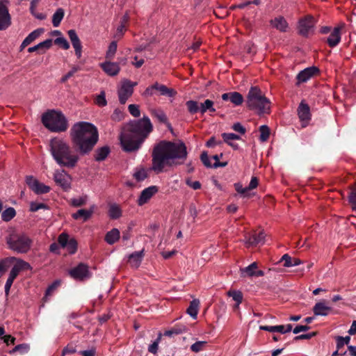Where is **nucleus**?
Returning a JSON list of instances; mask_svg holds the SVG:
<instances>
[{"instance_id": "obj_43", "label": "nucleus", "mask_w": 356, "mask_h": 356, "mask_svg": "<svg viewBox=\"0 0 356 356\" xmlns=\"http://www.w3.org/2000/svg\"><path fill=\"white\" fill-rule=\"evenodd\" d=\"M117 42L115 41L111 42L106 51V58L108 59L113 58L117 51Z\"/></svg>"}, {"instance_id": "obj_1", "label": "nucleus", "mask_w": 356, "mask_h": 356, "mask_svg": "<svg viewBox=\"0 0 356 356\" xmlns=\"http://www.w3.org/2000/svg\"><path fill=\"white\" fill-rule=\"evenodd\" d=\"M152 124L148 117L132 120L124 124L120 136L123 149L126 152L137 150L140 144L152 131Z\"/></svg>"}, {"instance_id": "obj_46", "label": "nucleus", "mask_w": 356, "mask_h": 356, "mask_svg": "<svg viewBox=\"0 0 356 356\" xmlns=\"http://www.w3.org/2000/svg\"><path fill=\"white\" fill-rule=\"evenodd\" d=\"M260 131V140L262 142L266 141L270 136V129L267 125H261L259 127Z\"/></svg>"}, {"instance_id": "obj_27", "label": "nucleus", "mask_w": 356, "mask_h": 356, "mask_svg": "<svg viewBox=\"0 0 356 356\" xmlns=\"http://www.w3.org/2000/svg\"><path fill=\"white\" fill-rule=\"evenodd\" d=\"M157 93H159V95L169 98L170 102H172L173 98L176 96L177 92L174 88L157 83Z\"/></svg>"}, {"instance_id": "obj_23", "label": "nucleus", "mask_w": 356, "mask_h": 356, "mask_svg": "<svg viewBox=\"0 0 356 356\" xmlns=\"http://www.w3.org/2000/svg\"><path fill=\"white\" fill-rule=\"evenodd\" d=\"M259 329L261 330L268 331L270 332H277L282 334H285L287 332H290L292 330V325L287 324L286 325H280L275 326H268V325H261L259 326Z\"/></svg>"}, {"instance_id": "obj_12", "label": "nucleus", "mask_w": 356, "mask_h": 356, "mask_svg": "<svg viewBox=\"0 0 356 356\" xmlns=\"http://www.w3.org/2000/svg\"><path fill=\"white\" fill-rule=\"evenodd\" d=\"M69 177V175L65 170H56L54 173V181L65 191H67L70 188Z\"/></svg>"}, {"instance_id": "obj_28", "label": "nucleus", "mask_w": 356, "mask_h": 356, "mask_svg": "<svg viewBox=\"0 0 356 356\" xmlns=\"http://www.w3.org/2000/svg\"><path fill=\"white\" fill-rule=\"evenodd\" d=\"M52 39H47L34 47H29L28 51L32 53L38 51L39 54H43L52 46Z\"/></svg>"}, {"instance_id": "obj_37", "label": "nucleus", "mask_w": 356, "mask_h": 356, "mask_svg": "<svg viewBox=\"0 0 356 356\" xmlns=\"http://www.w3.org/2000/svg\"><path fill=\"white\" fill-rule=\"evenodd\" d=\"M257 268V263L253 262L248 266L245 267V268L241 269V275L243 277H245V276L254 277V274Z\"/></svg>"}, {"instance_id": "obj_17", "label": "nucleus", "mask_w": 356, "mask_h": 356, "mask_svg": "<svg viewBox=\"0 0 356 356\" xmlns=\"http://www.w3.org/2000/svg\"><path fill=\"white\" fill-rule=\"evenodd\" d=\"M67 35L74 49L76 57L80 58L82 54V45L76 32L74 29H70L67 31Z\"/></svg>"}, {"instance_id": "obj_8", "label": "nucleus", "mask_w": 356, "mask_h": 356, "mask_svg": "<svg viewBox=\"0 0 356 356\" xmlns=\"http://www.w3.org/2000/svg\"><path fill=\"white\" fill-rule=\"evenodd\" d=\"M137 85V82H132L128 79H124L122 82L121 88L118 90V97L120 104H124L127 100L132 95L134 87Z\"/></svg>"}, {"instance_id": "obj_39", "label": "nucleus", "mask_w": 356, "mask_h": 356, "mask_svg": "<svg viewBox=\"0 0 356 356\" xmlns=\"http://www.w3.org/2000/svg\"><path fill=\"white\" fill-rule=\"evenodd\" d=\"M157 120L159 121V122L163 123L166 126L168 129L171 132L173 133V129L170 124V122L168 120V118L165 113L163 111L159 112L157 113Z\"/></svg>"}, {"instance_id": "obj_11", "label": "nucleus", "mask_w": 356, "mask_h": 356, "mask_svg": "<svg viewBox=\"0 0 356 356\" xmlns=\"http://www.w3.org/2000/svg\"><path fill=\"white\" fill-rule=\"evenodd\" d=\"M59 245L66 248L69 253L74 254L77 250V242L74 238H69V235L66 233H62L58 238Z\"/></svg>"}, {"instance_id": "obj_48", "label": "nucleus", "mask_w": 356, "mask_h": 356, "mask_svg": "<svg viewBox=\"0 0 356 356\" xmlns=\"http://www.w3.org/2000/svg\"><path fill=\"white\" fill-rule=\"evenodd\" d=\"M79 70H80V67L79 66H72V69L60 79V83H65L70 78L73 76L74 74Z\"/></svg>"}, {"instance_id": "obj_63", "label": "nucleus", "mask_w": 356, "mask_h": 356, "mask_svg": "<svg viewBox=\"0 0 356 356\" xmlns=\"http://www.w3.org/2000/svg\"><path fill=\"white\" fill-rule=\"evenodd\" d=\"M8 269V260L3 259L0 261V277L4 274Z\"/></svg>"}, {"instance_id": "obj_5", "label": "nucleus", "mask_w": 356, "mask_h": 356, "mask_svg": "<svg viewBox=\"0 0 356 356\" xmlns=\"http://www.w3.org/2000/svg\"><path fill=\"white\" fill-rule=\"evenodd\" d=\"M42 122L51 132H64L68 128V122L65 115L62 112L55 110H51L43 113Z\"/></svg>"}, {"instance_id": "obj_58", "label": "nucleus", "mask_w": 356, "mask_h": 356, "mask_svg": "<svg viewBox=\"0 0 356 356\" xmlns=\"http://www.w3.org/2000/svg\"><path fill=\"white\" fill-rule=\"evenodd\" d=\"M292 261H293V258L291 257H290L288 254H284L280 259V261L284 262V267L293 266Z\"/></svg>"}, {"instance_id": "obj_44", "label": "nucleus", "mask_w": 356, "mask_h": 356, "mask_svg": "<svg viewBox=\"0 0 356 356\" xmlns=\"http://www.w3.org/2000/svg\"><path fill=\"white\" fill-rule=\"evenodd\" d=\"M227 296L232 297L237 305H240L242 302L243 294L240 291H229Z\"/></svg>"}, {"instance_id": "obj_45", "label": "nucleus", "mask_w": 356, "mask_h": 356, "mask_svg": "<svg viewBox=\"0 0 356 356\" xmlns=\"http://www.w3.org/2000/svg\"><path fill=\"white\" fill-rule=\"evenodd\" d=\"M186 105L190 113L195 114L200 111V106L196 101L189 100L187 101Z\"/></svg>"}, {"instance_id": "obj_56", "label": "nucleus", "mask_w": 356, "mask_h": 356, "mask_svg": "<svg viewBox=\"0 0 356 356\" xmlns=\"http://www.w3.org/2000/svg\"><path fill=\"white\" fill-rule=\"evenodd\" d=\"M200 159H201L202 162L203 163V164L207 168H213V164L211 163L209 158L208 156V154L206 152H204L202 153V154L200 156Z\"/></svg>"}, {"instance_id": "obj_59", "label": "nucleus", "mask_w": 356, "mask_h": 356, "mask_svg": "<svg viewBox=\"0 0 356 356\" xmlns=\"http://www.w3.org/2000/svg\"><path fill=\"white\" fill-rule=\"evenodd\" d=\"M232 129L242 135L245 134L246 132L245 128L240 122L234 123L232 125Z\"/></svg>"}, {"instance_id": "obj_6", "label": "nucleus", "mask_w": 356, "mask_h": 356, "mask_svg": "<svg viewBox=\"0 0 356 356\" xmlns=\"http://www.w3.org/2000/svg\"><path fill=\"white\" fill-rule=\"evenodd\" d=\"M247 106L250 110L257 111L259 114L268 113L270 101L262 95L258 87H252L248 94Z\"/></svg>"}, {"instance_id": "obj_51", "label": "nucleus", "mask_w": 356, "mask_h": 356, "mask_svg": "<svg viewBox=\"0 0 356 356\" xmlns=\"http://www.w3.org/2000/svg\"><path fill=\"white\" fill-rule=\"evenodd\" d=\"M54 43L57 45L60 46L63 49H68L70 48V44L67 40L63 37H59L55 39Z\"/></svg>"}, {"instance_id": "obj_25", "label": "nucleus", "mask_w": 356, "mask_h": 356, "mask_svg": "<svg viewBox=\"0 0 356 356\" xmlns=\"http://www.w3.org/2000/svg\"><path fill=\"white\" fill-rule=\"evenodd\" d=\"M156 193V186H152L144 189L137 201L139 206L146 204Z\"/></svg>"}, {"instance_id": "obj_60", "label": "nucleus", "mask_w": 356, "mask_h": 356, "mask_svg": "<svg viewBox=\"0 0 356 356\" xmlns=\"http://www.w3.org/2000/svg\"><path fill=\"white\" fill-rule=\"evenodd\" d=\"M234 187H235L236 191L238 193H240V194L243 195L244 197L248 196L247 193H248V191H248V188H247V187L243 188V187L242 186V185H241L240 183H236V184H234Z\"/></svg>"}, {"instance_id": "obj_30", "label": "nucleus", "mask_w": 356, "mask_h": 356, "mask_svg": "<svg viewBox=\"0 0 356 356\" xmlns=\"http://www.w3.org/2000/svg\"><path fill=\"white\" fill-rule=\"evenodd\" d=\"M341 40L340 28L335 27L327 39V42L330 47L337 46Z\"/></svg>"}, {"instance_id": "obj_52", "label": "nucleus", "mask_w": 356, "mask_h": 356, "mask_svg": "<svg viewBox=\"0 0 356 356\" xmlns=\"http://www.w3.org/2000/svg\"><path fill=\"white\" fill-rule=\"evenodd\" d=\"M124 118V113L118 108L115 109L111 115V119L115 122H120Z\"/></svg>"}, {"instance_id": "obj_7", "label": "nucleus", "mask_w": 356, "mask_h": 356, "mask_svg": "<svg viewBox=\"0 0 356 356\" xmlns=\"http://www.w3.org/2000/svg\"><path fill=\"white\" fill-rule=\"evenodd\" d=\"M6 241L9 249L20 254L28 252L32 245V240L27 235L14 231L6 236Z\"/></svg>"}, {"instance_id": "obj_42", "label": "nucleus", "mask_w": 356, "mask_h": 356, "mask_svg": "<svg viewBox=\"0 0 356 356\" xmlns=\"http://www.w3.org/2000/svg\"><path fill=\"white\" fill-rule=\"evenodd\" d=\"M88 201V196L87 195H83L81 197H79L78 198H73L70 200V204L73 207H82L86 204Z\"/></svg>"}, {"instance_id": "obj_24", "label": "nucleus", "mask_w": 356, "mask_h": 356, "mask_svg": "<svg viewBox=\"0 0 356 356\" xmlns=\"http://www.w3.org/2000/svg\"><path fill=\"white\" fill-rule=\"evenodd\" d=\"M270 24L272 27L276 29L280 32H286L289 28V24L286 20L282 16H278L272 19L270 21Z\"/></svg>"}, {"instance_id": "obj_22", "label": "nucleus", "mask_w": 356, "mask_h": 356, "mask_svg": "<svg viewBox=\"0 0 356 356\" xmlns=\"http://www.w3.org/2000/svg\"><path fill=\"white\" fill-rule=\"evenodd\" d=\"M100 66L105 73L111 76L117 75L120 70L119 63L115 62L106 61Z\"/></svg>"}, {"instance_id": "obj_9", "label": "nucleus", "mask_w": 356, "mask_h": 356, "mask_svg": "<svg viewBox=\"0 0 356 356\" xmlns=\"http://www.w3.org/2000/svg\"><path fill=\"white\" fill-rule=\"evenodd\" d=\"M69 274L71 277L79 281H83L90 277L88 266L83 263H80L77 266L72 268L69 271Z\"/></svg>"}, {"instance_id": "obj_41", "label": "nucleus", "mask_w": 356, "mask_h": 356, "mask_svg": "<svg viewBox=\"0 0 356 356\" xmlns=\"http://www.w3.org/2000/svg\"><path fill=\"white\" fill-rule=\"evenodd\" d=\"M44 32L43 29H38L31 33L24 39L26 42L30 44L32 42H33L35 39H37L42 33Z\"/></svg>"}, {"instance_id": "obj_55", "label": "nucleus", "mask_w": 356, "mask_h": 356, "mask_svg": "<svg viewBox=\"0 0 356 356\" xmlns=\"http://www.w3.org/2000/svg\"><path fill=\"white\" fill-rule=\"evenodd\" d=\"M128 109L131 115L135 118L139 117L140 115L139 106L136 104H130Z\"/></svg>"}, {"instance_id": "obj_3", "label": "nucleus", "mask_w": 356, "mask_h": 356, "mask_svg": "<svg viewBox=\"0 0 356 356\" xmlns=\"http://www.w3.org/2000/svg\"><path fill=\"white\" fill-rule=\"evenodd\" d=\"M72 143L82 155L90 152L98 141L97 128L89 122H79L74 124L70 131Z\"/></svg>"}, {"instance_id": "obj_49", "label": "nucleus", "mask_w": 356, "mask_h": 356, "mask_svg": "<svg viewBox=\"0 0 356 356\" xmlns=\"http://www.w3.org/2000/svg\"><path fill=\"white\" fill-rule=\"evenodd\" d=\"M206 345L207 341H199L191 345V350L194 353H199L204 348Z\"/></svg>"}, {"instance_id": "obj_29", "label": "nucleus", "mask_w": 356, "mask_h": 356, "mask_svg": "<svg viewBox=\"0 0 356 356\" xmlns=\"http://www.w3.org/2000/svg\"><path fill=\"white\" fill-rule=\"evenodd\" d=\"M222 138L225 143H226L229 146L232 147L234 149L236 150L239 148V146L237 143H234V140H240L241 137L233 133H223L222 134Z\"/></svg>"}, {"instance_id": "obj_32", "label": "nucleus", "mask_w": 356, "mask_h": 356, "mask_svg": "<svg viewBox=\"0 0 356 356\" xmlns=\"http://www.w3.org/2000/svg\"><path fill=\"white\" fill-rule=\"evenodd\" d=\"M110 153V148L108 146H104L97 148L94 154L95 160L97 161H102L106 159Z\"/></svg>"}, {"instance_id": "obj_36", "label": "nucleus", "mask_w": 356, "mask_h": 356, "mask_svg": "<svg viewBox=\"0 0 356 356\" xmlns=\"http://www.w3.org/2000/svg\"><path fill=\"white\" fill-rule=\"evenodd\" d=\"M65 12L63 8L56 10L52 17V24L54 27H58L64 17Z\"/></svg>"}, {"instance_id": "obj_50", "label": "nucleus", "mask_w": 356, "mask_h": 356, "mask_svg": "<svg viewBox=\"0 0 356 356\" xmlns=\"http://www.w3.org/2000/svg\"><path fill=\"white\" fill-rule=\"evenodd\" d=\"M348 199L350 203L353 205V208L356 209V184L351 187Z\"/></svg>"}, {"instance_id": "obj_13", "label": "nucleus", "mask_w": 356, "mask_h": 356, "mask_svg": "<svg viewBox=\"0 0 356 356\" xmlns=\"http://www.w3.org/2000/svg\"><path fill=\"white\" fill-rule=\"evenodd\" d=\"M11 24V17L6 4L0 1V30H6Z\"/></svg>"}, {"instance_id": "obj_14", "label": "nucleus", "mask_w": 356, "mask_h": 356, "mask_svg": "<svg viewBox=\"0 0 356 356\" xmlns=\"http://www.w3.org/2000/svg\"><path fill=\"white\" fill-rule=\"evenodd\" d=\"M10 259L16 261V264L13 266L9 273V276L13 279H15L22 270L31 269V265L22 259L15 257H11Z\"/></svg>"}, {"instance_id": "obj_4", "label": "nucleus", "mask_w": 356, "mask_h": 356, "mask_svg": "<svg viewBox=\"0 0 356 356\" xmlns=\"http://www.w3.org/2000/svg\"><path fill=\"white\" fill-rule=\"evenodd\" d=\"M49 147L53 159L59 166L73 169L77 165L80 160L78 152L67 140L58 137L52 138Z\"/></svg>"}, {"instance_id": "obj_21", "label": "nucleus", "mask_w": 356, "mask_h": 356, "mask_svg": "<svg viewBox=\"0 0 356 356\" xmlns=\"http://www.w3.org/2000/svg\"><path fill=\"white\" fill-rule=\"evenodd\" d=\"M96 208L95 204H92L90 207L89 209H79L76 213L72 214V217L74 220L82 219L83 222L87 221L90 219Z\"/></svg>"}, {"instance_id": "obj_16", "label": "nucleus", "mask_w": 356, "mask_h": 356, "mask_svg": "<svg viewBox=\"0 0 356 356\" xmlns=\"http://www.w3.org/2000/svg\"><path fill=\"white\" fill-rule=\"evenodd\" d=\"M265 235L263 232L257 233L256 232L248 234L245 236V242L247 247L256 246L259 243H263Z\"/></svg>"}, {"instance_id": "obj_62", "label": "nucleus", "mask_w": 356, "mask_h": 356, "mask_svg": "<svg viewBox=\"0 0 356 356\" xmlns=\"http://www.w3.org/2000/svg\"><path fill=\"white\" fill-rule=\"evenodd\" d=\"M59 284L60 281L58 280L55 281L52 284H51L46 291V296H50Z\"/></svg>"}, {"instance_id": "obj_18", "label": "nucleus", "mask_w": 356, "mask_h": 356, "mask_svg": "<svg viewBox=\"0 0 356 356\" xmlns=\"http://www.w3.org/2000/svg\"><path fill=\"white\" fill-rule=\"evenodd\" d=\"M332 312V307L327 305L325 300H322L315 304L313 312L315 316H327Z\"/></svg>"}, {"instance_id": "obj_64", "label": "nucleus", "mask_w": 356, "mask_h": 356, "mask_svg": "<svg viewBox=\"0 0 356 356\" xmlns=\"http://www.w3.org/2000/svg\"><path fill=\"white\" fill-rule=\"evenodd\" d=\"M258 179L256 177H252L248 186H247L248 191L256 188L258 186Z\"/></svg>"}, {"instance_id": "obj_34", "label": "nucleus", "mask_w": 356, "mask_h": 356, "mask_svg": "<svg viewBox=\"0 0 356 356\" xmlns=\"http://www.w3.org/2000/svg\"><path fill=\"white\" fill-rule=\"evenodd\" d=\"M149 171H150V170L143 167L136 168L133 174V177L137 181H142L148 177Z\"/></svg>"}, {"instance_id": "obj_26", "label": "nucleus", "mask_w": 356, "mask_h": 356, "mask_svg": "<svg viewBox=\"0 0 356 356\" xmlns=\"http://www.w3.org/2000/svg\"><path fill=\"white\" fill-rule=\"evenodd\" d=\"M222 99L224 101L229 100L235 106H239L243 102V97L238 92H231L222 95Z\"/></svg>"}, {"instance_id": "obj_61", "label": "nucleus", "mask_w": 356, "mask_h": 356, "mask_svg": "<svg viewBox=\"0 0 356 356\" xmlns=\"http://www.w3.org/2000/svg\"><path fill=\"white\" fill-rule=\"evenodd\" d=\"M15 279L12 278L11 277L8 276V278L5 284V294L6 296H8L10 293V289L11 288V286L14 282Z\"/></svg>"}, {"instance_id": "obj_38", "label": "nucleus", "mask_w": 356, "mask_h": 356, "mask_svg": "<svg viewBox=\"0 0 356 356\" xmlns=\"http://www.w3.org/2000/svg\"><path fill=\"white\" fill-rule=\"evenodd\" d=\"M213 102L210 99H206L203 103H201L200 106V111L204 114L207 111L210 112H215L216 109L213 107Z\"/></svg>"}, {"instance_id": "obj_2", "label": "nucleus", "mask_w": 356, "mask_h": 356, "mask_svg": "<svg viewBox=\"0 0 356 356\" xmlns=\"http://www.w3.org/2000/svg\"><path fill=\"white\" fill-rule=\"evenodd\" d=\"M186 145L162 140L157 143V173L168 170L173 165L182 164L187 158Z\"/></svg>"}, {"instance_id": "obj_10", "label": "nucleus", "mask_w": 356, "mask_h": 356, "mask_svg": "<svg viewBox=\"0 0 356 356\" xmlns=\"http://www.w3.org/2000/svg\"><path fill=\"white\" fill-rule=\"evenodd\" d=\"M26 183L29 187L36 194H45L50 191V187L38 181L33 176H26Z\"/></svg>"}, {"instance_id": "obj_47", "label": "nucleus", "mask_w": 356, "mask_h": 356, "mask_svg": "<svg viewBox=\"0 0 356 356\" xmlns=\"http://www.w3.org/2000/svg\"><path fill=\"white\" fill-rule=\"evenodd\" d=\"M109 216L112 219H117L121 216V210L117 205H112L109 209Z\"/></svg>"}, {"instance_id": "obj_54", "label": "nucleus", "mask_w": 356, "mask_h": 356, "mask_svg": "<svg viewBox=\"0 0 356 356\" xmlns=\"http://www.w3.org/2000/svg\"><path fill=\"white\" fill-rule=\"evenodd\" d=\"M222 156V154L221 153L220 155H214L212 156V159L215 160V163L213 164V168H217L218 167H225L227 165V162H220L219 159Z\"/></svg>"}, {"instance_id": "obj_35", "label": "nucleus", "mask_w": 356, "mask_h": 356, "mask_svg": "<svg viewBox=\"0 0 356 356\" xmlns=\"http://www.w3.org/2000/svg\"><path fill=\"white\" fill-rule=\"evenodd\" d=\"M120 238V232L118 229L113 228L105 236V241L110 245L115 243Z\"/></svg>"}, {"instance_id": "obj_53", "label": "nucleus", "mask_w": 356, "mask_h": 356, "mask_svg": "<svg viewBox=\"0 0 356 356\" xmlns=\"http://www.w3.org/2000/svg\"><path fill=\"white\" fill-rule=\"evenodd\" d=\"M48 207L47 204L44 203H38L35 202H32L30 204V211L32 212H35L40 209H47Z\"/></svg>"}, {"instance_id": "obj_57", "label": "nucleus", "mask_w": 356, "mask_h": 356, "mask_svg": "<svg viewBox=\"0 0 356 356\" xmlns=\"http://www.w3.org/2000/svg\"><path fill=\"white\" fill-rule=\"evenodd\" d=\"M96 104L99 106H104L106 105L107 102L105 97L104 92H102L96 98Z\"/></svg>"}, {"instance_id": "obj_20", "label": "nucleus", "mask_w": 356, "mask_h": 356, "mask_svg": "<svg viewBox=\"0 0 356 356\" xmlns=\"http://www.w3.org/2000/svg\"><path fill=\"white\" fill-rule=\"evenodd\" d=\"M319 70L316 67H307L300 71L297 75L298 83H304L318 73Z\"/></svg>"}, {"instance_id": "obj_31", "label": "nucleus", "mask_w": 356, "mask_h": 356, "mask_svg": "<svg viewBox=\"0 0 356 356\" xmlns=\"http://www.w3.org/2000/svg\"><path fill=\"white\" fill-rule=\"evenodd\" d=\"M298 113L300 120H309L310 119V109L309 106L301 102L298 108Z\"/></svg>"}, {"instance_id": "obj_15", "label": "nucleus", "mask_w": 356, "mask_h": 356, "mask_svg": "<svg viewBox=\"0 0 356 356\" xmlns=\"http://www.w3.org/2000/svg\"><path fill=\"white\" fill-rule=\"evenodd\" d=\"M314 26V19L312 16H307L299 22V33L303 36H307Z\"/></svg>"}, {"instance_id": "obj_33", "label": "nucleus", "mask_w": 356, "mask_h": 356, "mask_svg": "<svg viewBox=\"0 0 356 356\" xmlns=\"http://www.w3.org/2000/svg\"><path fill=\"white\" fill-rule=\"evenodd\" d=\"M200 306V300L197 299H195L192 300L190 303L189 307H188L186 312L189 314L193 318L196 319L199 311Z\"/></svg>"}, {"instance_id": "obj_19", "label": "nucleus", "mask_w": 356, "mask_h": 356, "mask_svg": "<svg viewBox=\"0 0 356 356\" xmlns=\"http://www.w3.org/2000/svg\"><path fill=\"white\" fill-rule=\"evenodd\" d=\"M144 250L136 251L130 254L127 257V264L131 268L137 269L143 259Z\"/></svg>"}, {"instance_id": "obj_40", "label": "nucleus", "mask_w": 356, "mask_h": 356, "mask_svg": "<svg viewBox=\"0 0 356 356\" xmlns=\"http://www.w3.org/2000/svg\"><path fill=\"white\" fill-rule=\"evenodd\" d=\"M16 215V211L14 208L9 207L4 210L1 213V218L5 222H8L12 220Z\"/></svg>"}]
</instances>
